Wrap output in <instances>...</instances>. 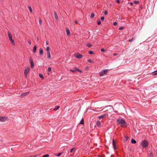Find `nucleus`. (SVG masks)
Wrapping results in <instances>:
<instances>
[{"label": "nucleus", "instance_id": "a211bd4d", "mask_svg": "<svg viewBox=\"0 0 157 157\" xmlns=\"http://www.w3.org/2000/svg\"><path fill=\"white\" fill-rule=\"evenodd\" d=\"M47 55L48 56V58L49 59L51 58V55H50V52L47 53Z\"/></svg>", "mask_w": 157, "mask_h": 157}, {"label": "nucleus", "instance_id": "f03ea898", "mask_svg": "<svg viewBox=\"0 0 157 157\" xmlns=\"http://www.w3.org/2000/svg\"><path fill=\"white\" fill-rule=\"evenodd\" d=\"M8 37L11 42L13 44H14V41L13 39H12V36L11 35V34H10L9 32H8Z\"/></svg>", "mask_w": 157, "mask_h": 157}, {"label": "nucleus", "instance_id": "72a5a7b5", "mask_svg": "<svg viewBox=\"0 0 157 157\" xmlns=\"http://www.w3.org/2000/svg\"><path fill=\"white\" fill-rule=\"evenodd\" d=\"M61 154H62V153H59L56 156L58 157H59V156H60V155H61Z\"/></svg>", "mask_w": 157, "mask_h": 157}, {"label": "nucleus", "instance_id": "1a4fd4ad", "mask_svg": "<svg viewBox=\"0 0 157 157\" xmlns=\"http://www.w3.org/2000/svg\"><path fill=\"white\" fill-rule=\"evenodd\" d=\"M29 92L21 94V96L22 97H25V96H26L28 94H29Z\"/></svg>", "mask_w": 157, "mask_h": 157}, {"label": "nucleus", "instance_id": "cd10ccee", "mask_svg": "<svg viewBox=\"0 0 157 157\" xmlns=\"http://www.w3.org/2000/svg\"><path fill=\"white\" fill-rule=\"evenodd\" d=\"M87 61L90 63H92L93 62L90 59H88L87 60Z\"/></svg>", "mask_w": 157, "mask_h": 157}, {"label": "nucleus", "instance_id": "2eb2a0df", "mask_svg": "<svg viewBox=\"0 0 157 157\" xmlns=\"http://www.w3.org/2000/svg\"><path fill=\"white\" fill-rule=\"evenodd\" d=\"M46 50L47 51V53L50 52V49L49 47H47L46 49Z\"/></svg>", "mask_w": 157, "mask_h": 157}, {"label": "nucleus", "instance_id": "0eeeda50", "mask_svg": "<svg viewBox=\"0 0 157 157\" xmlns=\"http://www.w3.org/2000/svg\"><path fill=\"white\" fill-rule=\"evenodd\" d=\"M75 56L78 59H81L82 57V55L79 53H77L75 54Z\"/></svg>", "mask_w": 157, "mask_h": 157}, {"label": "nucleus", "instance_id": "423d86ee", "mask_svg": "<svg viewBox=\"0 0 157 157\" xmlns=\"http://www.w3.org/2000/svg\"><path fill=\"white\" fill-rule=\"evenodd\" d=\"M29 68L28 67L25 70L24 72V75L25 77L26 78L27 76V74L29 72Z\"/></svg>", "mask_w": 157, "mask_h": 157}, {"label": "nucleus", "instance_id": "49530a36", "mask_svg": "<svg viewBox=\"0 0 157 157\" xmlns=\"http://www.w3.org/2000/svg\"><path fill=\"white\" fill-rule=\"evenodd\" d=\"M77 71H78L79 72H81V71L79 69H78Z\"/></svg>", "mask_w": 157, "mask_h": 157}, {"label": "nucleus", "instance_id": "a18cd8bd", "mask_svg": "<svg viewBox=\"0 0 157 157\" xmlns=\"http://www.w3.org/2000/svg\"><path fill=\"white\" fill-rule=\"evenodd\" d=\"M113 55L114 56H116L117 55V54L116 53H114Z\"/></svg>", "mask_w": 157, "mask_h": 157}, {"label": "nucleus", "instance_id": "f3484780", "mask_svg": "<svg viewBox=\"0 0 157 157\" xmlns=\"http://www.w3.org/2000/svg\"><path fill=\"white\" fill-rule=\"evenodd\" d=\"M131 143L132 144H135L136 143V141L133 139H132L131 140Z\"/></svg>", "mask_w": 157, "mask_h": 157}, {"label": "nucleus", "instance_id": "a878e982", "mask_svg": "<svg viewBox=\"0 0 157 157\" xmlns=\"http://www.w3.org/2000/svg\"><path fill=\"white\" fill-rule=\"evenodd\" d=\"M30 65H31V67H32V68H33L34 67V64H33V63H30Z\"/></svg>", "mask_w": 157, "mask_h": 157}, {"label": "nucleus", "instance_id": "bb28decb", "mask_svg": "<svg viewBox=\"0 0 157 157\" xmlns=\"http://www.w3.org/2000/svg\"><path fill=\"white\" fill-rule=\"evenodd\" d=\"M86 45L88 47H91L92 46L91 44L89 43H87Z\"/></svg>", "mask_w": 157, "mask_h": 157}, {"label": "nucleus", "instance_id": "f704fd0d", "mask_svg": "<svg viewBox=\"0 0 157 157\" xmlns=\"http://www.w3.org/2000/svg\"><path fill=\"white\" fill-rule=\"evenodd\" d=\"M124 29V27H121L119 28V29L120 30H122Z\"/></svg>", "mask_w": 157, "mask_h": 157}, {"label": "nucleus", "instance_id": "c9c22d12", "mask_svg": "<svg viewBox=\"0 0 157 157\" xmlns=\"http://www.w3.org/2000/svg\"><path fill=\"white\" fill-rule=\"evenodd\" d=\"M78 68L76 67H75L74 68V69L75 70V71H77Z\"/></svg>", "mask_w": 157, "mask_h": 157}, {"label": "nucleus", "instance_id": "79ce46f5", "mask_svg": "<svg viewBox=\"0 0 157 157\" xmlns=\"http://www.w3.org/2000/svg\"><path fill=\"white\" fill-rule=\"evenodd\" d=\"M117 24V23L116 22H114L113 23V25H116Z\"/></svg>", "mask_w": 157, "mask_h": 157}, {"label": "nucleus", "instance_id": "aec40b11", "mask_svg": "<svg viewBox=\"0 0 157 157\" xmlns=\"http://www.w3.org/2000/svg\"><path fill=\"white\" fill-rule=\"evenodd\" d=\"M59 108V106H58L56 107L53 109V110H56L58 109Z\"/></svg>", "mask_w": 157, "mask_h": 157}, {"label": "nucleus", "instance_id": "b1692460", "mask_svg": "<svg viewBox=\"0 0 157 157\" xmlns=\"http://www.w3.org/2000/svg\"><path fill=\"white\" fill-rule=\"evenodd\" d=\"M139 3V2L138 1H135L134 2V3L135 4H138Z\"/></svg>", "mask_w": 157, "mask_h": 157}, {"label": "nucleus", "instance_id": "20e7f679", "mask_svg": "<svg viewBox=\"0 0 157 157\" xmlns=\"http://www.w3.org/2000/svg\"><path fill=\"white\" fill-rule=\"evenodd\" d=\"M7 120V117H0V121L1 122H5Z\"/></svg>", "mask_w": 157, "mask_h": 157}, {"label": "nucleus", "instance_id": "393cba45", "mask_svg": "<svg viewBox=\"0 0 157 157\" xmlns=\"http://www.w3.org/2000/svg\"><path fill=\"white\" fill-rule=\"evenodd\" d=\"M88 53L90 54H93V52L92 51H88Z\"/></svg>", "mask_w": 157, "mask_h": 157}, {"label": "nucleus", "instance_id": "3c124183", "mask_svg": "<svg viewBox=\"0 0 157 157\" xmlns=\"http://www.w3.org/2000/svg\"><path fill=\"white\" fill-rule=\"evenodd\" d=\"M46 44L47 45H48V42L47 41H46Z\"/></svg>", "mask_w": 157, "mask_h": 157}, {"label": "nucleus", "instance_id": "603ef678", "mask_svg": "<svg viewBox=\"0 0 157 157\" xmlns=\"http://www.w3.org/2000/svg\"><path fill=\"white\" fill-rule=\"evenodd\" d=\"M132 39H131V40H129V41H132Z\"/></svg>", "mask_w": 157, "mask_h": 157}, {"label": "nucleus", "instance_id": "37998d69", "mask_svg": "<svg viewBox=\"0 0 157 157\" xmlns=\"http://www.w3.org/2000/svg\"><path fill=\"white\" fill-rule=\"evenodd\" d=\"M70 71H71V72H75V70H70Z\"/></svg>", "mask_w": 157, "mask_h": 157}, {"label": "nucleus", "instance_id": "864d4df0", "mask_svg": "<svg viewBox=\"0 0 157 157\" xmlns=\"http://www.w3.org/2000/svg\"><path fill=\"white\" fill-rule=\"evenodd\" d=\"M154 74L157 75V72L156 73H155Z\"/></svg>", "mask_w": 157, "mask_h": 157}, {"label": "nucleus", "instance_id": "7ed1b4c3", "mask_svg": "<svg viewBox=\"0 0 157 157\" xmlns=\"http://www.w3.org/2000/svg\"><path fill=\"white\" fill-rule=\"evenodd\" d=\"M141 145L144 147H147L148 145V142L146 140H144L143 141Z\"/></svg>", "mask_w": 157, "mask_h": 157}, {"label": "nucleus", "instance_id": "6ab92c4d", "mask_svg": "<svg viewBox=\"0 0 157 157\" xmlns=\"http://www.w3.org/2000/svg\"><path fill=\"white\" fill-rule=\"evenodd\" d=\"M39 23L40 25H42V20L40 18H39Z\"/></svg>", "mask_w": 157, "mask_h": 157}, {"label": "nucleus", "instance_id": "c756f323", "mask_svg": "<svg viewBox=\"0 0 157 157\" xmlns=\"http://www.w3.org/2000/svg\"><path fill=\"white\" fill-rule=\"evenodd\" d=\"M48 72H50L51 71V68L50 67H48Z\"/></svg>", "mask_w": 157, "mask_h": 157}, {"label": "nucleus", "instance_id": "c03bdc74", "mask_svg": "<svg viewBox=\"0 0 157 157\" xmlns=\"http://www.w3.org/2000/svg\"><path fill=\"white\" fill-rule=\"evenodd\" d=\"M30 63H33V60H32V59H30Z\"/></svg>", "mask_w": 157, "mask_h": 157}, {"label": "nucleus", "instance_id": "4c0bfd02", "mask_svg": "<svg viewBox=\"0 0 157 157\" xmlns=\"http://www.w3.org/2000/svg\"><path fill=\"white\" fill-rule=\"evenodd\" d=\"M74 149V148H72V149H71V150H70V152L71 153L73 152V150Z\"/></svg>", "mask_w": 157, "mask_h": 157}, {"label": "nucleus", "instance_id": "f8f14e48", "mask_svg": "<svg viewBox=\"0 0 157 157\" xmlns=\"http://www.w3.org/2000/svg\"><path fill=\"white\" fill-rule=\"evenodd\" d=\"M105 117H106V115L105 114H104L103 115L100 116L99 117V119H101L104 118Z\"/></svg>", "mask_w": 157, "mask_h": 157}, {"label": "nucleus", "instance_id": "4468645a", "mask_svg": "<svg viewBox=\"0 0 157 157\" xmlns=\"http://www.w3.org/2000/svg\"><path fill=\"white\" fill-rule=\"evenodd\" d=\"M36 45H35L33 48V53H35L36 52Z\"/></svg>", "mask_w": 157, "mask_h": 157}, {"label": "nucleus", "instance_id": "f257e3e1", "mask_svg": "<svg viewBox=\"0 0 157 157\" xmlns=\"http://www.w3.org/2000/svg\"><path fill=\"white\" fill-rule=\"evenodd\" d=\"M117 121L118 124L121 126L124 125L126 124L125 121L122 119H118L117 120Z\"/></svg>", "mask_w": 157, "mask_h": 157}, {"label": "nucleus", "instance_id": "9b49d317", "mask_svg": "<svg viewBox=\"0 0 157 157\" xmlns=\"http://www.w3.org/2000/svg\"><path fill=\"white\" fill-rule=\"evenodd\" d=\"M101 122L100 121H97L96 122V124L98 127H100L101 125Z\"/></svg>", "mask_w": 157, "mask_h": 157}, {"label": "nucleus", "instance_id": "412c9836", "mask_svg": "<svg viewBox=\"0 0 157 157\" xmlns=\"http://www.w3.org/2000/svg\"><path fill=\"white\" fill-rule=\"evenodd\" d=\"M28 9L31 12H32V9L31 7L30 6H28Z\"/></svg>", "mask_w": 157, "mask_h": 157}, {"label": "nucleus", "instance_id": "6e6552de", "mask_svg": "<svg viewBox=\"0 0 157 157\" xmlns=\"http://www.w3.org/2000/svg\"><path fill=\"white\" fill-rule=\"evenodd\" d=\"M113 147L114 149L115 150L116 149V147L115 145V141L114 139L113 140Z\"/></svg>", "mask_w": 157, "mask_h": 157}, {"label": "nucleus", "instance_id": "de8ad7c7", "mask_svg": "<svg viewBox=\"0 0 157 157\" xmlns=\"http://www.w3.org/2000/svg\"><path fill=\"white\" fill-rule=\"evenodd\" d=\"M75 24H78V21H75Z\"/></svg>", "mask_w": 157, "mask_h": 157}, {"label": "nucleus", "instance_id": "09e8293b", "mask_svg": "<svg viewBox=\"0 0 157 157\" xmlns=\"http://www.w3.org/2000/svg\"><path fill=\"white\" fill-rule=\"evenodd\" d=\"M152 156H153L152 154V153H151V154L150 155V157H152Z\"/></svg>", "mask_w": 157, "mask_h": 157}, {"label": "nucleus", "instance_id": "9d476101", "mask_svg": "<svg viewBox=\"0 0 157 157\" xmlns=\"http://www.w3.org/2000/svg\"><path fill=\"white\" fill-rule=\"evenodd\" d=\"M39 53L40 55H42L43 54V49L42 48H40L39 49Z\"/></svg>", "mask_w": 157, "mask_h": 157}, {"label": "nucleus", "instance_id": "473e14b6", "mask_svg": "<svg viewBox=\"0 0 157 157\" xmlns=\"http://www.w3.org/2000/svg\"><path fill=\"white\" fill-rule=\"evenodd\" d=\"M101 52H104L105 51V50L104 48H101Z\"/></svg>", "mask_w": 157, "mask_h": 157}, {"label": "nucleus", "instance_id": "dca6fc26", "mask_svg": "<svg viewBox=\"0 0 157 157\" xmlns=\"http://www.w3.org/2000/svg\"><path fill=\"white\" fill-rule=\"evenodd\" d=\"M66 31L67 35L69 36L70 34V31L68 29H67L66 30Z\"/></svg>", "mask_w": 157, "mask_h": 157}, {"label": "nucleus", "instance_id": "a19ab883", "mask_svg": "<svg viewBox=\"0 0 157 157\" xmlns=\"http://www.w3.org/2000/svg\"><path fill=\"white\" fill-rule=\"evenodd\" d=\"M116 2L118 4H119L120 3V1L119 0H117Z\"/></svg>", "mask_w": 157, "mask_h": 157}, {"label": "nucleus", "instance_id": "ddd939ff", "mask_svg": "<svg viewBox=\"0 0 157 157\" xmlns=\"http://www.w3.org/2000/svg\"><path fill=\"white\" fill-rule=\"evenodd\" d=\"M54 13L55 17L56 20H57L58 19V16L56 12L54 11Z\"/></svg>", "mask_w": 157, "mask_h": 157}, {"label": "nucleus", "instance_id": "ea45409f", "mask_svg": "<svg viewBox=\"0 0 157 157\" xmlns=\"http://www.w3.org/2000/svg\"><path fill=\"white\" fill-rule=\"evenodd\" d=\"M107 13H107V11H106H106H105V12H104V14H105V15H106L107 14Z\"/></svg>", "mask_w": 157, "mask_h": 157}, {"label": "nucleus", "instance_id": "c85d7f7f", "mask_svg": "<svg viewBox=\"0 0 157 157\" xmlns=\"http://www.w3.org/2000/svg\"><path fill=\"white\" fill-rule=\"evenodd\" d=\"M94 16V13H92L91 15V17L93 18Z\"/></svg>", "mask_w": 157, "mask_h": 157}, {"label": "nucleus", "instance_id": "7c9ffc66", "mask_svg": "<svg viewBox=\"0 0 157 157\" xmlns=\"http://www.w3.org/2000/svg\"><path fill=\"white\" fill-rule=\"evenodd\" d=\"M49 156V155L48 154H46L43 155L42 157H48Z\"/></svg>", "mask_w": 157, "mask_h": 157}, {"label": "nucleus", "instance_id": "58836bf2", "mask_svg": "<svg viewBox=\"0 0 157 157\" xmlns=\"http://www.w3.org/2000/svg\"><path fill=\"white\" fill-rule=\"evenodd\" d=\"M101 24V22L100 21H98V25H100Z\"/></svg>", "mask_w": 157, "mask_h": 157}, {"label": "nucleus", "instance_id": "e433bc0d", "mask_svg": "<svg viewBox=\"0 0 157 157\" xmlns=\"http://www.w3.org/2000/svg\"><path fill=\"white\" fill-rule=\"evenodd\" d=\"M28 43L29 44H31V42L30 40H29L28 41Z\"/></svg>", "mask_w": 157, "mask_h": 157}, {"label": "nucleus", "instance_id": "2f4dec72", "mask_svg": "<svg viewBox=\"0 0 157 157\" xmlns=\"http://www.w3.org/2000/svg\"><path fill=\"white\" fill-rule=\"evenodd\" d=\"M104 19H105L104 17H103V16L101 17V21H103L104 20Z\"/></svg>", "mask_w": 157, "mask_h": 157}, {"label": "nucleus", "instance_id": "39448f33", "mask_svg": "<svg viewBox=\"0 0 157 157\" xmlns=\"http://www.w3.org/2000/svg\"><path fill=\"white\" fill-rule=\"evenodd\" d=\"M108 72V70H105L103 71H101L100 73V75L101 76H103L105 74Z\"/></svg>", "mask_w": 157, "mask_h": 157}, {"label": "nucleus", "instance_id": "5701e85b", "mask_svg": "<svg viewBox=\"0 0 157 157\" xmlns=\"http://www.w3.org/2000/svg\"><path fill=\"white\" fill-rule=\"evenodd\" d=\"M80 124H84V120H83V119L82 118V120H81V121H80Z\"/></svg>", "mask_w": 157, "mask_h": 157}, {"label": "nucleus", "instance_id": "4be33fe9", "mask_svg": "<svg viewBox=\"0 0 157 157\" xmlns=\"http://www.w3.org/2000/svg\"><path fill=\"white\" fill-rule=\"evenodd\" d=\"M39 76L41 78H44V77L43 75L41 74H39Z\"/></svg>", "mask_w": 157, "mask_h": 157}, {"label": "nucleus", "instance_id": "8fccbe9b", "mask_svg": "<svg viewBox=\"0 0 157 157\" xmlns=\"http://www.w3.org/2000/svg\"><path fill=\"white\" fill-rule=\"evenodd\" d=\"M130 4L131 6H132L133 5V3L132 2L130 3Z\"/></svg>", "mask_w": 157, "mask_h": 157}]
</instances>
